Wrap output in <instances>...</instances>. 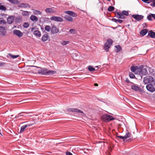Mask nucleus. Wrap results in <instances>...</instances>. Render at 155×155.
<instances>
[{"label":"nucleus","mask_w":155,"mask_h":155,"mask_svg":"<svg viewBox=\"0 0 155 155\" xmlns=\"http://www.w3.org/2000/svg\"><path fill=\"white\" fill-rule=\"evenodd\" d=\"M8 55L11 57L13 59H14V58H17L18 57H19V55H13L12 54H10V53H9L8 54Z\"/></svg>","instance_id":"nucleus-31"},{"label":"nucleus","mask_w":155,"mask_h":155,"mask_svg":"<svg viewBox=\"0 0 155 155\" xmlns=\"http://www.w3.org/2000/svg\"><path fill=\"white\" fill-rule=\"evenodd\" d=\"M34 14L35 15H41V12L39 10H34L33 12Z\"/></svg>","instance_id":"nucleus-33"},{"label":"nucleus","mask_w":155,"mask_h":155,"mask_svg":"<svg viewBox=\"0 0 155 155\" xmlns=\"http://www.w3.org/2000/svg\"><path fill=\"white\" fill-rule=\"evenodd\" d=\"M18 7L20 8H30V6L27 4L22 3L18 5Z\"/></svg>","instance_id":"nucleus-12"},{"label":"nucleus","mask_w":155,"mask_h":155,"mask_svg":"<svg viewBox=\"0 0 155 155\" xmlns=\"http://www.w3.org/2000/svg\"><path fill=\"white\" fill-rule=\"evenodd\" d=\"M129 75L130 78H133L135 77L134 74L132 73H130Z\"/></svg>","instance_id":"nucleus-41"},{"label":"nucleus","mask_w":155,"mask_h":155,"mask_svg":"<svg viewBox=\"0 0 155 155\" xmlns=\"http://www.w3.org/2000/svg\"><path fill=\"white\" fill-rule=\"evenodd\" d=\"M59 31V29L54 25L52 26L51 29V32L52 34H54L58 33Z\"/></svg>","instance_id":"nucleus-11"},{"label":"nucleus","mask_w":155,"mask_h":155,"mask_svg":"<svg viewBox=\"0 0 155 155\" xmlns=\"http://www.w3.org/2000/svg\"><path fill=\"white\" fill-rule=\"evenodd\" d=\"M146 88L148 91L151 92H153L155 91V88L151 84H149L147 85Z\"/></svg>","instance_id":"nucleus-10"},{"label":"nucleus","mask_w":155,"mask_h":155,"mask_svg":"<svg viewBox=\"0 0 155 155\" xmlns=\"http://www.w3.org/2000/svg\"><path fill=\"white\" fill-rule=\"evenodd\" d=\"M107 0V1H110V0Z\"/></svg>","instance_id":"nucleus-57"},{"label":"nucleus","mask_w":155,"mask_h":155,"mask_svg":"<svg viewBox=\"0 0 155 155\" xmlns=\"http://www.w3.org/2000/svg\"><path fill=\"white\" fill-rule=\"evenodd\" d=\"M148 35L149 36L152 38H154L155 37V33L151 31L149 32Z\"/></svg>","instance_id":"nucleus-22"},{"label":"nucleus","mask_w":155,"mask_h":155,"mask_svg":"<svg viewBox=\"0 0 155 155\" xmlns=\"http://www.w3.org/2000/svg\"><path fill=\"white\" fill-rule=\"evenodd\" d=\"M102 120L106 122H109L115 119L112 116L107 114H104L101 117Z\"/></svg>","instance_id":"nucleus-2"},{"label":"nucleus","mask_w":155,"mask_h":155,"mask_svg":"<svg viewBox=\"0 0 155 155\" xmlns=\"http://www.w3.org/2000/svg\"><path fill=\"white\" fill-rule=\"evenodd\" d=\"M69 32L71 34H75L76 33V31L74 29H71L69 30Z\"/></svg>","instance_id":"nucleus-32"},{"label":"nucleus","mask_w":155,"mask_h":155,"mask_svg":"<svg viewBox=\"0 0 155 155\" xmlns=\"http://www.w3.org/2000/svg\"><path fill=\"white\" fill-rule=\"evenodd\" d=\"M150 5L153 7H155V0H153L152 3L150 4Z\"/></svg>","instance_id":"nucleus-43"},{"label":"nucleus","mask_w":155,"mask_h":155,"mask_svg":"<svg viewBox=\"0 0 155 155\" xmlns=\"http://www.w3.org/2000/svg\"><path fill=\"white\" fill-rule=\"evenodd\" d=\"M109 11H112L113 10H108Z\"/></svg>","instance_id":"nucleus-56"},{"label":"nucleus","mask_w":155,"mask_h":155,"mask_svg":"<svg viewBox=\"0 0 155 155\" xmlns=\"http://www.w3.org/2000/svg\"><path fill=\"white\" fill-rule=\"evenodd\" d=\"M137 66H132L131 67L130 69L131 71L134 73L135 71L136 70L137 68Z\"/></svg>","instance_id":"nucleus-30"},{"label":"nucleus","mask_w":155,"mask_h":155,"mask_svg":"<svg viewBox=\"0 0 155 155\" xmlns=\"http://www.w3.org/2000/svg\"><path fill=\"white\" fill-rule=\"evenodd\" d=\"M131 88L132 90L135 91H139L140 89V88L139 87L136 86L135 85H132Z\"/></svg>","instance_id":"nucleus-19"},{"label":"nucleus","mask_w":155,"mask_h":155,"mask_svg":"<svg viewBox=\"0 0 155 155\" xmlns=\"http://www.w3.org/2000/svg\"><path fill=\"white\" fill-rule=\"evenodd\" d=\"M33 34L39 37H40L41 35L40 32L38 30L35 31L34 32Z\"/></svg>","instance_id":"nucleus-24"},{"label":"nucleus","mask_w":155,"mask_h":155,"mask_svg":"<svg viewBox=\"0 0 155 155\" xmlns=\"http://www.w3.org/2000/svg\"><path fill=\"white\" fill-rule=\"evenodd\" d=\"M24 116V114H21V115H18V116H17V118H20L21 116Z\"/></svg>","instance_id":"nucleus-50"},{"label":"nucleus","mask_w":155,"mask_h":155,"mask_svg":"<svg viewBox=\"0 0 155 155\" xmlns=\"http://www.w3.org/2000/svg\"><path fill=\"white\" fill-rule=\"evenodd\" d=\"M38 72L39 74L41 75H51L55 74L56 71H55L49 70L45 68H44L39 70Z\"/></svg>","instance_id":"nucleus-1"},{"label":"nucleus","mask_w":155,"mask_h":155,"mask_svg":"<svg viewBox=\"0 0 155 155\" xmlns=\"http://www.w3.org/2000/svg\"><path fill=\"white\" fill-rule=\"evenodd\" d=\"M6 24V22L3 18H0V25H4Z\"/></svg>","instance_id":"nucleus-27"},{"label":"nucleus","mask_w":155,"mask_h":155,"mask_svg":"<svg viewBox=\"0 0 155 155\" xmlns=\"http://www.w3.org/2000/svg\"><path fill=\"white\" fill-rule=\"evenodd\" d=\"M45 30L47 31H49L51 30L50 27L48 25H46L45 27Z\"/></svg>","instance_id":"nucleus-35"},{"label":"nucleus","mask_w":155,"mask_h":155,"mask_svg":"<svg viewBox=\"0 0 155 155\" xmlns=\"http://www.w3.org/2000/svg\"><path fill=\"white\" fill-rule=\"evenodd\" d=\"M115 16L118 18L124 19L125 17L123 15L122 12H115Z\"/></svg>","instance_id":"nucleus-7"},{"label":"nucleus","mask_w":155,"mask_h":155,"mask_svg":"<svg viewBox=\"0 0 155 155\" xmlns=\"http://www.w3.org/2000/svg\"><path fill=\"white\" fill-rule=\"evenodd\" d=\"M94 85L95 86H98V84L97 83H95L94 84Z\"/></svg>","instance_id":"nucleus-53"},{"label":"nucleus","mask_w":155,"mask_h":155,"mask_svg":"<svg viewBox=\"0 0 155 155\" xmlns=\"http://www.w3.org/2000/svg\"><path fill=\"white\" fill-rule=\"evenodd\" d=\"M127 133L124 136L126 139L130 137L131 135V134L130 133V132H131V131L129 127H128L127 129Z\"/></svg>","instance_id":"nucleus-14"},{"label":"nucleus","mask_w":155,"mask_h":155,"mask_svg":"<svg viewBox=\"0 0 155 155\" xmlns=\"http://www.w3.org/2000/svg\"><path fill=\"white\" fill-rule=\"evenodd\" d=\"M68 41H63L61 42V44L63 45H65L69 43Z\"/></svg>","instance_id":"nucleus-34"},{"label":"nucleus","mask_w":155,"mask_h":155,"mask_svg":"<svg viewBox=\"0 0 155 155\" xmlns=\"http://www.w3.org/2000/svg\"><path fill=\"white\" fill-rule=\"evenodd\" d=\"M88 69L89 71H91L95 70V69L91 66H89L88 67Z\"/></svg>","instance_id":"nucleus-38"},{"label":"nucleus","mask_w":155,"mask_h":155,"mask_svg":"<svg viewBox=\"0 0 155 155\" xmlns=\"http://www.w3.org/2000/svg\"><path fill=\"white\" fill-rule=\"evenodd\" d=\"M14 18L13 16H10L8 18L7 21L9 24H12L14 21Z\"/></svg>","instance_id":"nucleus-13"},{"label":"nucleus","mask_w":155,"mask_h":155,"mask_svg":"<svg viewBox=\"0 0 155 155\" xmlns=\"http://www.w3.org/2000/svg\"><path fill=\"white\" fill-rule=\"evenodd\" d=\"M5 63L4 62L1 63L0 62V67H2L5 66Z\"/></svg>","instance_id":"nucleus-47"},{"label":"nucleus","mask_w":155,"mask_h":155,"mask_svg":"<svg viewBox=\"0 0 155 155\" xmlns=\"http://www.w3.org/2000/svg\"><path fill=\"white\" fill-rule=\"evenodd\" d=\"M66 155H72V154L69 152H67L66 153Z\"/></svg>","instance_id":"nucleus-48"},{"label":"nucleus","mask_w":155,"mask_h":155,"mask_svg":"<svg viewBox=\"0 0 155 155\" xmlns=\"http://www.w3.org/2000/svg\"><path fill=\"white\" fill-rule=\"evenodd\" d=\"M112 20L115 22H118L120 23H121L123 22V21L122 20L119 19H117L115 18H113Z\"/></svg>","instance_id":"nucleus-29"},{"label":"nucleus","mask_w":155,"mask_h":155,"mask_svg":"<svg viewBox=\"0 0 155 155\" xmlns=\"http://www.w3.org/2000/svg\"><path fill=\"white\" fill-rule=\"evenodd\" d=\"M22 14L23 15L28 16L29 15V13L27 11H24L22 12Z\"/></svg>","instance_id":"nucleus-36"},{"label":"nucleus","mask_w":155,"mask_h":155,"mask_svg":"<svg viewBox=\"0 0 155 155\" xmlns=\"http://www.w3.org/2000/svg\"><path fill=\"white\" fill-rule=\"evenodd\" d=\"M33 124H28L26 125H25V126H26V127H30L31 126H32Z\"/></svg>","instance_id":"nucleus-49"},{"label":"nucleus","mask_w":155,"mask_h":155,"mask_svg":"<svg viewBox=\"0 0 155 155\" xmlns=\"http://www.w3.org/2000/svg\"><path fill=\"white\" fill-rule=\"evenodd\" d=\"M30 19L32 21L35 22L38 21V18L34 15H31L30 17Z\"/></svg>","instance_id":"nucleus-18"},{"label":"nucleus","mask_w":155,"mask_h":155,"mask_svg":"<svg viewBox=\"0 0 155 155\" xmlns=\"http://www.w3.org/2000/svg\"><path fill=\"white\" fill-rule=\"evenodd\" d=\"M147 73V70L145 68L141 69V74L143 75H145Z\"/></svg>","instance_id":"nucleus-23"},{"label":"nucleus","mask_w":155,"mask_h":155,"mask_svg":"<svg viewBox=\"0 0 155 155\" xmlns=\"http://www.w3.org/2000/svg\"><path fill=\"white\" fill-rule=\"evenodd\" d=\"M67 110L69 112H79L82 114L83 113V112L82 110L78 109L76 108H68L67 109Z\"/></svg>","instance_id":"nucleus-9"},{"label":"nucleus","mask_w":155,"mask_h":155,"mask_svg":"<svg viewBox=\"0 0 155 155\" xmlns=\"http://www.w3.org/2000/svg\"><path fill=\"white\" fill-rule=\"evenodd\" d=\"M6 31L5 28L3 27L0 26V34L4 35H5Z\"/></svg>","instance_id":"nucleus-17"},{"label":"nucleus","mask_w":155,"mask_h":155,"mask_svg":"<svg viewBox=\"0 0 155 155\" xmlns=\"http://www.w3.org/2000/svg\"><path fill=\"white\" fill-rule=\"evenodd\" d=\"M152 18H153L154 19H155V14H149L147 16V18L149 21H152L153 20Z\"/></svg>","instance_id":"nucleus-15"},{"label":"nucleus","mask_w":155,"mask_h":155,"mask_svg":"<svg viewBox=\"0 0 155 155\" xmlns=\"http://www.w3.org/2000/svg\"><path fill=\"white\" fill-rule=\"evenodd\" d=\"M65 12L67 14H69L70 15L73 17H75L77 16V14L74 12L69 11Z\"/></svg>","instance_id":"nucleus-16"},{"label":"nucleus","mask_w":155,"mask_h":155,"mask_svg":"<svg viewBox=\"0 0 155 155\" xmlns=\"http://www.w3.org/2000/svg\"><path fill=\"white\" fill-rule=\"evenodd\" d=\"M26 128V126H25V125L21 126L19 133H23L24 131Z\"/></svg>","instance_id":"nucleus-28"},{"label":"nucleus","mask_w":155,"mask_h":155,"mask_svg":"<svg viewBox=\"0 0 155 155\" xmlns=\"http://www.w3.org/2000/svg\"><path fill=\"white\" fill-rule=\"evenodd\" d=\"M132 17L136 20L139 21L143 18V16L142 15H132Z\"/></svg>","instance_id":"nucleus-5"},{"label":"nucleus","mask_w":155,"mask_h":155,"mask_svg":"<svg viewBox=\"0 0 155 155\" xmlns=\"http://www.w3.org/2000/svg\"><path fill=\"white\" fill-rule=\"evenodd\" d=\"M45 10H52V9H51V8H46Z\"/></svg>","instance_id":"nucleus-54"},{"label":"nucleus","mask_w":155,"mask_h":155,"mask_svg":"<svg viewBox=\"0 0 155 155\" xmlns=\"http://www.w3.org/2000/svg\"><path fill=\"white\" fill-rule=\"evenodd\" d=\"M13 34L20 38L23 35V33L20 31L15 30L13 31Z\"/></svg>","instance_id":"nucleus-8"},{"label":"nucleus","mask_w":155,"mask_h":155,"mask_svg":"<svg viewBox=\"0 0 155 155\" xmlns=\"http://www.w3.org/2000/svg\"><path fill=\"white\" fill-rule=\"evenodd\" d=\"M35 29V28H33V27L30 28V30L31 31H33V30Z\"/></svg>","instance_id":"nucleus-51"},{"label":"nucleus","mask_w":155,"mask_h":155,"mask_svg":"<svg viewBox=\"0 0 155 155\" xmlns=\"http://www.w3.org/2000/svg\"><path fill=\"white\" fill-rule=\"evenodd\" d=\"M143 2L147 3H150V0H142Z\"/></svg>","instance_id":"nucleus-46"},{"label":"nucleus","mask_w":155,"mask_h":155,"mask_svg":"<svg viewBox=\"0 0 155 155\" xmlns=\"http://www.w3.org/2000/svg\"><path fill=\"white\" fill-rule=\"evenodd\" d=\"M48 35L47 34H45L42 37V40L44 41H46L48 39Z\"/></svg>","instance_id":"nucleus-25"},{"label":"nucleus","mask_w":155,"mask_h":155,"mask_svg":"<svg viewBox=\"0 0 155 155\" xmlns=\"http://www.w3.org/2000/svg\"><path fill=\"white\" fill-rule=\"evenodd\" d=\"M147 30L146 29H144L141 30L140 33L141 35L143 36H144L147 34Z\"/></svg>","instance_id":"nucleus-21"},{"label":"nucleus","mask_w":155,"mask_h":155,"mask_svg":"<svg viewBox=\"0 0 155 155\" xmlns=\"http://www.w3.org/2000/svg\"><path fill=\"white\" fill-rule=\"evenodd\" d=\"M153 78L152 77L147 76L144 78L143 81L145 84H147L153 82Z\"/></svg>","instance_id":"nucleus-4"},{"label":"nucleus","mask_w":155,"mask_h":155,"mask_svg":"<svg viewBox=\"0 0 155 155\" xmlns=\"http://www.w3.org/2000/svg\"><path fill=\"white\" fill-rule=\"evenodd\" d=\"M64 18L67 21H73V18L71 17L68 15H66L64 17Z\"/></svg>","instance_id":"nucleus-20"},{"label":"nucleus","mask_w":155,"mask_h":155,"mask_svg":"<svg viewBox=\"0 0 155 155\" xmlns=\"http://www.w3.org/2000/svg\"><path fill=\"white\" fill-rule=\"evenodd\" d=\"M6 8L2 5L1 3H0V10H6Z\"/></svg>","instance_id":"nucleus-39"},{"label":"nucleus","mask_w":155,"mask_h":155,"mask_svg":"<svg viewBox=\"0 0 155 155\" xmlns=\"http://www.w3.org/2000/svg\"><path fill=\"white\" fill-rule=\"evenodd\" d=\"M153 124H155V121H154L153 122Z\"/></svg>","instance_id":"nucleus-55"},{"label":"nucleus","mask_w":155,"mask_h":155,"mask_svg":"<svg viewBox=\"0 0 155 155\" xmlns=\"http://www.w3.org/2000/svg\"><path fill=\"white\" fill-rule=\"evenodd\" d=\"M45 11L47 13H53L54 12L53 10H45Z\"/></svg>","instance_id":"nucleus-45"},{"label":"nucleus","mask_w":155,"mask_h":155,"mask_svg":"<svg viewBox=\"0 0 155 155\" xmlns=\"http://www.w3.org/2000/svg\"><path fill=\"white\" fill-rule=\"evenodd\" d=\"M126 82L127 83H129L130 82V81H129V79L127 78L126 79Z\"/></svg>","instance_id":"nucleus-52"},{"label":"nucleus","mask_w":155,"mask_h":155,"mask_svg":"<svg viewBox=\"0 0 155 155\" xmlns=\"http://www.w3.org/2000/svg\"><path fill=\"white\" fill-rule=\"evenodd\" d=\"M113 43L112 40L110 39H108L104 45V48L107 51H108V49L110 48Z\"/></svg>","instance_id":"nucleus-3"},{"label":"nucleus","mask_w":155,"mask_h":155,"mask_svg":"<svg viewBox=\"0 0 155 155\" xmlns=\"http://www.w3.org/2000/svg\"><path fill=\"white\" fill-rule=\"evenodd\" d=\"M134 73L135 74H141V68L137 67Z\"/></svg>","instance_id":"nucleus-26"},{"label":"nucleus","mask_w":155,"mask_h":155,"mask_svg":"<svg viewBox=\"0 0 155 155\" xmlns=\"http://www.w3.org/2000/svg\"><path fill=\"white\" fill-rule=\"evenodd\" d=\"M29 24L28 23L25 22L23 24V26L25 28H27L29 27Z\"/></svg>","instance_id":"nucleus-40"},{"label":"nucleus","mask_w":155,"mask_h":155,"mask_svg":"<svg viewBox=\"0 0 155 155\" xmlns=\"http://www.w3.org/2000/svg\"><path fill=\"white\" fill-rule=\"evenodd\" d=\"M50 19L51 20L58 22H62L63 21V19L60 17L53 16L50 18Z\"/></svg>","instance_id":"nucleus-6"},{"label":"nucleus","mask_w":155,"mask_h":155,"mask_svg":"<svg viewBox=\"0 0 155 155\" xmlns=\"http://www.w3.org/2000/svg\"><path fill=\"white\" fill-rule=\"evenodd\" d=\"M117 138H120V139H123L124 140H125L126 139L125 138L124 136H117Z\"/></svg>","instance_id":"nucleus-42"},{"label":"nucleus","mask_w":155,"mask_h":155,"mask_svg":"<svg viewBox=\"0 0 155 155\" xmlns=\"http://www.w3.org/2000/svg\"><path fill=\"white\" fill-rule=\"evenodd\" d=\"M114 8L113 6H110L107 8V10H114Z\"/></svg>","instance_id":"nucleus-44"},{"label":"nucleus","mask_w":155,"mask_h":155,"mask_svg":"<svg viewBox=\"0 0 155 155\" xmlns=\"http://www.w3.org/2000/svg\"><path fill=\"white\" fill-rule=\"evenodd\" d=\"M122 12V13H123V15L124 16H127L128 15V12L127 11H126L125 10H123V11Z\"/></svg>","instance_id":"nucleus-37"}]
</instances>
